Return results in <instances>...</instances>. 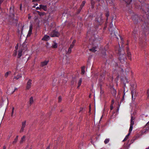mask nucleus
<instances>
[{"label":"nucleus","mask_w":149,"mask_h":149,"mask_svg":"<svg viewBox=\"0 0 149 149\" xmlns=\"http://www.w3.org/2000/svg\"><path fill=\"white\" fill-rule=\"evenodd\" d=\"M113 109V105L112 104H111L110 107V109L111 110H112Z\"/></svg>","instance_id":"nucleus-36"},{"label":"nucleus","mask_w":149,"mask_h":149,"mask_svg":"<svg viewBox=\"0 0 149 149\" xmlns=\"http://www.w3.org/2000/svg\"><path fill=\"white\" fill-rule=\"evenodd\" d=\"M122 72H123V69H122Z\"/></svg>","instance_id":"nucleus-52"},{"label":"nucleus","mask_w":149,"mask_h":149,"mask_svg":"<svg viewBox=\"0 0 149 149\" xmlns=\"http://www.w3.org/2000/svg\"><path fill=\"white\" fill-rule=\"evenodd\" d=\"M3 149H6V147L5 146H3Z\"/></svg>","instance_id":"nucleus-47"},{"label":"nucleus","mask_w":149,"mask_h":149,"mask_svg":"<svg viewBox=\"0 0 149 149\" xmlns=\"http://www.w3.org/2000/svg\"><path fill=\"white\" fill-rule=\"evenodd\" d=\"M91 2H92V1H93V0H91Z\"/></svg>","instance_id":"nucleus-54"},{"label":"nucleus","mask_w":149,"mask_h":149,"mask_svg":"<svg viewBox=\"0 0 149 149\" xmlns=\"http://www.w3.org/2000/svg\"><path fill=\"white\" fill-rule=\"evenodd\" d=\"M49 62V60L45 61H44L42 62L41 63V66L42 67H43L44 66H45L48 64Z\"/></svg>","instance_id":"nucleus-5"},{"label":"nucleus","mask_w":149,"mask_h":149,"mask_svg":"<svg viewBox=\"0 0 149 149\" xmlns=\"http://www.w3.org/2000/svg\"><path fill=\"white\" fill-rule=\"evenodd\" d=\"M134 120V119L133 118V116H132L131 119V123L132 122H133V123L134 124V121H133Z\"/></svg>","instance_id":"nucleus-32"},{"label":"nucleus","mask_w":149,"mask_h":149,"mask_svg":"<svg viewBox=\"0 0 149 149\" xmlns=\"http://www.w3.org/2000/svg\"><path fill=\"white\" fill-rule=\"evenodd\" d=\"M16 89H17V88H15V90L13 91V92H14L15 91V90H16Z\"/></svg>","instance_id":"nucleus-50"},{"label":"nucleus","mask_w":149,"mask_h":149,"mask_svg":"<svg viewBox=\"0 0 149 149\" xmlns=\"http://www.w3.org/2000/svg\"><path fill=\"white\" fill-rule=\"evenodd\" d=\"M145 12L146 14V15H148V16H149V8H148V9H147L146 10H145Z\"/></svg>","instance_id":"nucleus-22"},{"label":"nucleus","mask_w":149,"mask_h":149,"mask_svg":"<svg viewBox=\"0 0 149 149\" xmlns=\"http://www.w3.org/2000/svg\"><path fill=\"white\" fill-rule=\"evenodd\" d=\"M30 15V14H28V15Z\"/></svg>","instance_id":"nucleus-57"},{"label":"nucleus","mask_w":149,"mask_h":149,"mask_svg":"<svg viewBox=\"0 0 149 149\" xmlns=\"http://www.w3.org/2000/svg\"><path fill=\"white\" fill-rule=\"evenodd\" d=\"M131 93H132V99H133V98L134 93L132 91Z\"/></svg>","instance_id":"nucleus-38"},{"label":"nucleus","mask_w":149,"mask_h":149,"mask_svg":"<svg viewBox=\"0 0 149 149\" xmlns=\"http://www.w3.org/2000/svg\"><path fill=\"white\" fill-rule=\"evenodd\" d=\"M25 139V136H24L21 138V140L20 141V143H22L23 142L24 140Z\"/></svg>","instance_id":"nucleus-21"},{"label":"nucleus","mask_w":149,"mask_h":149,"mask_svg":"<svg viewBox=\"0 0 149 149\" xmlns=\"http://www.w3.org/2000/svg\"><path fill=\"white\" fill-rule=\"evenodd\" d=\"M17 54V50H15L14 52L13 55L16 56Z\"/></svg>","instance_id":"nucleus-30"},{"label":"nucleus","mask_w":149,"mask_h":149,"mask_svg":"<svg viewBox=\"0 0 149 149\" xmlns=\"http://www.w3.org/2000/svg\"><path fill=\"white\" fill-rule=\"evenodd\" d=\"M28 18H29V19L30 18V16Z\"/></svg>","instance_id":"nucleus-53"},{"label":"nucleus","mask_w":149,"mask_h":149,"mask_svg":"<svg viewBox=\"0 0 149 149\" xmlns=\"http://www.w3.org/2000/svg\"><path fill=\"white\" fill-rule=\"evenodd\" d=\"M2 2V0H0V4L1 3V2Z\"/></svg>","instance_id":"nucleus-48"},{"label":"nucleus","mask_w":149,"mask_h":149,"mask_svg":"<svg viewBox=\"0 0 149 149\" xmlns=\"http://www.w3.org/2000/svg\"><path fill=\"white\" fill-rule=\"evenodd\" d=\"M33 29V26L32 24H31L29 26V30L32 31Z\"/></svg>","instance_id":"nucleus-31"},{"label":"nucleus","mask_w":149,"mask_h":149,"mask_svg":"<svg viewBox=\"0 0 149 149\" xmlns=\"http://www.w3.org/2000/svg\"><path fill=\"white\" fill-rule=\"evenodd\" d=\"M18 136H17L16 138L15 139L14 141L13 142V144L17 142L18 140Z\"/></svg>","instance_id":"nucleus-13"},{"label":"nucleus","mask_w":149,"mask_h":149,"mask_svg":"<svg viewBox=\"0 0 149 149\" xmlns=\"http://www.w3.org/2000/svg\"><path fill=\"white\" fill-rule=\"evenodd\" d=\"M39 0H32V2H37V1H38Z\"/></svg>","instance_id":"nucleus-41"},{"label":"nucleus","mask_w":149,"mask_h":149,"mask_svg":"<svg viewBox=\"0 0 149 149\" xmlns=\"http://www.w3.org/2000/svg\"><path fill=\"white\" fill-rule=\"evenodd\" d=\"M14 107H13L12 108V111L11 115V116L12 117H13V113H14Z\"/></svg>","instance_id":"nucleus-27"},{"label":"nucleus","mask_w":149,"mask_h":149,"mask_svg":"<svg viewBox=\"0 0 149 149\" xmlns=\"http://www.w3.org/2000/svg\"><path fill=\"white\" fill-rule=\"evenodd\" d=\"M76 42V40H74L73 41V42H72V44L74 45Z\"/></svg>","instance_id":"nucleus-37"},{"label":"nucleus","mask_w":149,"mask_h":149,"mask_svg":"<svg viewBox=\"0 0 149 149\" xmlns=\"http://www.w3.org/2000/svg\"><path fill=\"white\" fill-rule=\"evenodd\" d=\"M11 73V72L10 71L6 73L5 74V77H7L9 74H10Z\"/></svg>","instance_id":"nucleus-20"},{"label":"nucleus","mask_w":149,"mask_h":149,"mask_svg":"<svg viewBox=\"0 0 149 149\" xmlns=\"http://www.w3.org/2000/svg\"><path fill=\"white\" fill-rule=\"evenodd\" d=\"M26 121H24L22 122V126L21 128L19 130V132L22 133L24 131V128L26 127Z\"/></svg>","instance_id":"nucleus-3"},{"label":"nucleus","mask_w":149,"mask_h":149,"mask_svg":"<svg viewBox=\"0 0 149 149\" xmlns=\"http://www.w3.org/2000/svg\"><path fill=\"white\" fill-rule=\"evenodd\" d=\"M119 52H120V49L119 50Z\"/></svg>","instance_id":"nucleus-55"},{"label":"nucleus","mask_w":149,"mask_h":149,"mask_svg":"<svg viewBox=\"0 0 149 149\" xmlns=\"http://www.w3.org/2000/svg\"><path fill=\"white\" fill-rule=\"evenodd\" d=\"M126 59V56L124 53L120 54L119 60L120 62L122 63H124L125 62V60Z\"/></svg>","instance_id":"nucleus-2"},{"label":"nucleus","mask_w":149,"mask_h":149,"mask_svg":"<svg viewBox=\"0 0 149 149\" xmlns=\"http://www.w3.org/2000/svg\"><path fill=\"white\" fill-rule=\"evenodd\" d=\"M33 8H35V6H33Z\"/></svg>","instance_id":"nucleus-51"},{"label":"nucleus","mask_w":149,"mask_h":149,"mask_svg":"<svg viewBox=\"0 0 149 149\" xmlns=\"http://www.w3.org/2000/svg\"><path fill=\"white\" fill-rule=\"evenodd\" d=\"M32 31L29 30L28 32V34H27V36H29L31 35V34L32 33Z\"/></svg>","instance_id":"nucleus-25"},{"label":"nucleus","mask_w":149,"mask_h":149,"mask_svg":"<svg viewBox=\"0 0 149 149\" xmlns=\"http://www.w3.org/2000/svg\"><path fill=\"white\" fill-rule=\"evenodd\" d=\"M36 10H40V7H37L36 8Z\"/></svg>","instance_id":"nucleus-39"},{"label":"nucleus","mask_w":149,"mask_h":149,"mask_svg":"<svg viewBox=\"0 0 149 149\" xmlns=\"http://www.w3.org/2000/svg\"><path fill=\"white\" fill-rule=\"evenodd\" d=\"M34 4H35V5H37L38 4V3H34Z\"/></svg>","instance_id":"nucleus-49"},{"label":"nucleus","mask_w":149,"mask_h":149,"mask_svg":"<svg viewBox=\"0 0 149 149\" xmlns=\"http://www.w3.org/2000/svg\"><path fill=\"white\" fill-rule=\"evenodd\" d=\"M114 100H112L111 104H113V103H114Z\"/></svg>","instance_id":"nucleus-44"},{"label":"nucleus","mask_w":149,"mask_h":149,"mask_svg":"<svg viewBox=\"0 0 149 149\" xmlns=\"http://www.w3.org/2000/svg\"><path fill=\"white\" fill-rule=\"evenodd\" d=\"M74 45L72 44L70 45V47H69L71 48V49H72L73 48V47H74Z\"/></svg>","instance_id":"nucleus-34"},{"label":"nucleus","mask_w":149,"mask_h":149,"mask_svg":"<svg viewBox=\"0 0 149 149\" xmlns=\"http://www.w3.org/2000/svg\"><path fill=\"white\" fill-rule=\"evenodd\" d=\"M125 1L127 4H129L132 1V0H125Z\"/></svg>","instance_id":"nucleus-28"},{"label":"nucleus","mask_w":149,"mask_h":149,"mask_svg":"<svg viewBox=\"0 0 149 149\" xmlns=\"http://www.w3.org/2000/svg\"><path fill=\"white\" fill-rule=\"evenodd\" d=\"M29 104L30 105L32 104L33 102V97H31L29 99Z\"/></svg>","instance_id":"nucleus-10"},{"label":"nucleus","mask_w":149,"mask_h":149,"mask_svg":"<svg viewBox=\"0 0 149 149\" xmlns=\"http://www.w3.org/2000/svg\"><path fill=\"white\" fill-rule=\"evenodd\" d=\"M106 15L107 17H108L109 15L108 13H107L106 14Z\"/></svg>","instance_id":"nucleus-45"},{"label":"nucleus","mask_w":149,"mask_h":149,"mask_svg":"<svg viewBox=\"0 0 149 149\" xmlns=\"http://www.w3.org/2000/svg\"><path fill=\"white\" fill-rule=\"evenodd\" d=\"M127 56L128 58L130 60L131 59V55L130 52H127Z\"/></svg>","instance_id":"nucleus-16"},{"label":"nucleus","mask_w":149,"mask_h":149,"mask_svg":"<svg viewBox=\"0 0 149 149\" xmlns=\"http://www.w3.org/2000/svg\"><path fill=\"white\" fill-rule=\"evenodd\" d=\"M32 80L31 79H29L27 83V85L26 87V89L28 90L30 88L31 86Z\"/></svg>","instance_id":"nucleus-4"},{"label":"nucleus","mask_w":149,"mask_h":149,"mask_svg":"<svg viewBox=\"0 0 149 149\" xmlns=\"http://www.w3.org/2000/svg\"><path fill=\"white\" fill-rule=\"evenodd\" d=\"M18 46L17 45L15 47V48L16 49L15 50H17L18 49Z\"/></svg>","instance_id":"nucleus-40"},{"label":"nucleus","mask_w":149,"mask_h":149,"mask_svg":"<svg viewBox=\"0 0 149 149\" xmlns=\"http://www.w3.org/2000/svg\"><path fill=\"white\" fill-rule=\"evenodd\" d=\"M96 48V47H93L91 49H89V50L93 52H95L97 50L95 49Z\"/></svg>","instance_id":"nucleus-11"},{"label":"nucleus","mask_w":149,"mask_h":149,"mask_svg":"<svg viewBox=\"0 0 149 149\" xmlns=\"http://www.w3.org/2000/svg\"><path fill=\"white\" fill-rule=\"evenodd\" d=\"M134 124L133 123V122H132L130 123V126L129 131V133H131L133 129V126Z\"/></svg>","instance_id":"nucleus-9"},{"label":"nucleus","mask_w":149,"mask_h":149,"mask_svg":"<svg viewBox=\"0 0 149 149\" xmlns=\"http://www.w3.org/2000/svg\"><path fill=\"white\" fill-rule=\"evenodd\" d=\"M45 14V13L44 12H40V13L39 14V15L40 16H43Z\"/></svg>","instance_id":"nucleus-29"},{"label":"nucleus","mask_w":149,"mask_h":149,"mask_svg":"<svg viewBox=\"0 0 149 149\" xmlns=\"http://www.w3.org/2000/svg\"><path fill=\"white\" fill-rule=\"evenodd\" d=\"M39 7H40V9H43L44 11H46L47 10V7L46 5L40 4L39 5Z\"/></svg>","instance_id":"nucleus-7"},{"label":"nucleus","mask_w":149,"mask_h":149,"mask_svg":"<svg viewBox=\"0 0 149 149\" xmlns=\"http://www.w3.org/2000/svg\"><path fill=\"white\" fill-rule=\"evenodd\" d=\"M50 38V37L49 36L45 35L42 39V40L47 41L49 40Z\"/></svg>","instance_id":"nucleus-6"},{"label":"nucleus","mask_w":149,"mask_h":149,"mask_svg":"<svg viewBox=\"0 0 149 149\" xmlns=\"http://www.w3.org/2000/svg\"><path fill=\"white\" fill-rule=\"evenodd\" d=\"M36 12L38 13V15H39V14L40 13V12L38 11H36Z\"/></svg>","instance_id":"nucleus-46"},{"label":"nucleus","mask_w":149,"mask_h":149,"mask_svg":"<svg viewBox=\"0 0 149 149\" xmlns=\"http://www.w3.org/2000/svg\"><path fill=\"white\" fill-rule=\"evenodd\" d=\"M85 3H86V2L84 1L82 2V3H81V4L80 6V8H81V9L82 8V7L84 6V5L85 4Z\"/></svg>","instance_id":"nucleus-23"},{"label":"nucleus","mask_w":149,"mask_h":149,"mask_svg":"<svg viewBox=\"0 0 149 149\" xmlns=\"http://www.w3.org/2000/svg\"><path fill=\"white\" fill-rule=\"evenodd\" d=\"M49 35L51 37H58L60 34L58 31L53 30L50 33Z\"/></svg>","instance_id":"nucleus-1"},{"label":"nucleus","mask_w":149,"mask_h":149,"mask_svg":"<svg viewBox=\"0 0 149 149\" xmlns=\"http://www.w3.org/2000/svg\"><path fill=\"white\" fill-rule=\"evenodd\" d=\"M85 67L84 66H83L81 68V73L82 74H84L85 73V71L84 70Z\"/></svg>","instance_id":"nucleus-17"},{"label":"nucleus","mask_w":149,"mask_h":149,"mask_svg":"<svg viewBox=\"0 0 149 149\" xmlns=\"http://www.w3.org/2000/svg\"><path fill=\"white\" fill-rule=\"evenodd\" d=\"M131 133H128V134L126 136L125 138L124 139L123 141H124L126 140L128 138L129 136L130 135Z\"/></svg>","instance_id":"nucleus-15"},{"label":"nucleus","mask_w":149,"mask_h":149,"mask_svg":"<svg viewBox=\"0 0 149 149\" xmlns=\"http://www.w3.org/2000/svg\"><path fill=\"white\" fill-rule=\"evenodd\" d=\"M109 141V139H106L104 141V142L105 144L108 143Z\"/></svg>","instance_id":"nucleus-24"},{"label":"nucleus","mask_w":149,"mask_h":149,"mask_svg":"<svg viewBox=\"0 0 149 149\" xmlns=\"http://www.w3.org/2000/svg\"><path fill=\"white\" fill-rule=\"evenodd\" d=\"M22 50H19L18 51V57L20 58L22 55Z\"/></svg>","instance_id":"nucleus-12"},{"label":"nucleus","mask_w":149,"mask_h":149,"mask_svg":"<svg viewBox=\"0 0 149 149\" xmlns=\"http://www.w3.org/2000/svg\"><path fill=\"white\" fill-rule=\"evenodd\" d=\"M112 92L113 93V94L115 96L116 94V90L113 89H112Z\"/></svg>","instance_id":"nucleus-18"},{"label":"nucleus","mask_w":149,"mask_h":149,"mask_svg":"<svg viewBox=\"0 0 149 149\" xmlns=\"http://www.w3.org/2000/svg\"><path fill=\"white\" fill-rule=\"evenodd\" d=\"M21 74H19L17 75V76L14 77V78L13 79V81H15V80H16L18 79L19 78H21Z\"/></svg>","instance_id":"nucleus-8"},{"label":"nucleus","mask_w":149,"mask_h":149,"mask_svg":"<svg viewBox=\"0 0 149 149\" xmlns=\"http://www.w3.org/2000/svg\"><path fill=\"white\" fill-rule=\"evenodd\" d=\"M82 82V79L81 78H80L79 81L78 83V86H77V88H78L81 85V83Z\"/></svg>","instance_id":"nucleus-14"},{"label":"nucleus","mask_w":149,"mask_h":149,"mask_svg":"<svg viewBox=\"0 0 149 149\" xmlns=\"http://www.w3.org/2000/svg\"><path fill=\"white\" fill-rule=\"evenodd\" d=\"M72 49L69 47V48L68 49V52H67V53L68 54H69L71 53V51H72Z\"/></svg>","instance_id":"nucleus-26"},{"label":"nucleus","mask_w":149,"mask_h":149,"mask_svg":"<svg viewBox=\"0 0 149 149\" xmlns=\"http://www.w3.org/2000/svg\"><path fill=\"white\" fill-rule=\"evenodd\" d=\"M62 100V98L61 96H59L58 97V101L60 102Z\"/></svg>","instance_id":"nucleus-35"},{"label":"nucleus","mask_w":149,"mask_h":149,"mask_svg":"<svg viewBox=\"0 0 149 149\" xmlns=\"http://www.w3.org/2000/svg\"><path fill=\"white\" fill-rule=\"evenodd\" d=\"M91 4H93V3H92ZM94 4V3H93V4Z\"/></svg>","instance_id":"nucleus-58"},{"label":"nucleus","mask_w":149,"mask_h":149,"mask_svg":"<svg viewBox=\"0 0 149 149\" xmlns=\"http://www.w3.org/2000/svg\"><path fill=\"white\" fill-rule=\"evenodd\" d=\"M147 93L148 95V97L149 98V89L148 90L147 92Z\"/></svg>","instance_id":"nucleus-33"},{"label":"nucleus","mask_w":149,"mask_h":149,"mask_svg":"<svg viewBox=\"0 0 149 149\" xmlns=\"http://www.w3.org/2000/svg\"><path fill=\"white\" fill-rule=\"evenodd\" d=\"M22 4H21L20 5V10H22Z\"/></svg>","instance_id":"nucleus-42"},{"label":"nucleus","mask_w":149,"mask_h":149,"mask_svg":"<svg viewBox=\"0 0 149 149\" xmlns=\"http://www.w3.org/2000/svg\"><path fill=\"white\" fill-rule=\"evenodd\" d=\"M58 47V45L56 43H54V44L52 45V47L54 48H57Z\"/></svg>","instance_id":"nucleus-19"},{"label":"nucleus","mask_w":149,"mask_h":149,"mask_svg":"<svg viewBox=\"0 0 149 149\" xmlns=\"http://www.w3.org/2000/svg\"><path fill=\"white\" fill-rule=\"evenodd\" d=\"M102 117H101V118L100 119H102Z\"/></svg>","instance_id":"nucleus-56"},{"label":"nucleus","mask_w":149,"mask_h":149,"mask_svg":"<svg viewBox=\"0 0 149 149\" xmlns=\"http://www.w3.org/2000/svg\"><path fill=\"white\" fill-rule=\"evenodd\" d=\"M47 149H50V146H49L47 148Z\"/></svg>","instance_id":"nucleus-43"}]
</instances>
